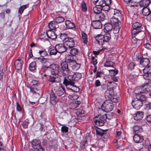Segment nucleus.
<instances>
[{
    "mask_svg": "<svg viewBox=\"0 0 151 151\" xmlns=\"http://www.w3.org/2000/svg\"><path fill=\"white\" fill-rule=\"evenodd\" d=\"M122 134L121 131H116L115 137H116L120 138Z\"/></svg>",
    "mask_w": 151,
    "mask_h": 151,
    "instance_id": "nucleus-62",
    "label": "nucleus"
},
{
    "mask_svg": "<svg viewBox=\"0 0 151 151\" xmlns=\"http://www.w3.org/2000/svg\"><path fill=\"white\" fill-rule=\"evenodd\" d=\"M55 90L56 91V93L58 96L63 95L65 92L64 88L62 86L56 87Z\"/></svg>",
    "mask_w": 151,
    "mask_h": 151,
    "instance_id": "nucleus-28",
    "label": "nucleus"
},
{
    "mask_svg": "<svg viewBox=\"0 0 151 151\" xmlns=\"http://www.w3.org/2000/svg\"><path fill=\"white\" fill-rule=\"evenodd\" d=\"M133 130L135 134H139V132H142L143 129L141 126L135 125L133 127Z\"/></svg>",
    "mask_w": 151,
    "mask_h": 151,
    "instance_id": "nucleus-35",
    "label": "nucleus"
},
{
    "mask_svg": "<svg viewBox=\"0 0 151 151\" xmlns=\"http://www.w3.org/2000/svg\"><path fill=\"white\" fill-rule=\"evenodd\" d=\"M147 99L146 96L143 94H140L139 95V99L142 102L143 101L146 100Z\"/></svg>",
    "mask_w": 151,
    "mask_h": 151,
    "instance_id": "nucleus-53",
    "label": "nucleus"
},
{
    "mask_svg": "<svg viewBox=\"0 0 151 151\" xmlns=\"http://www.w3.org/2000/svg\"><path fill=\"white\" fill-rule=\"evenodd\" d=\"M37 81L35 80H33L30 82V85L33 86H35L37 85Z\"/></svg>",
    "mask_w": 151,
    "mask_h": 151,
    "instance_id": "nucleus-58",
    "label": "nucleus"
},
{
    "mask_svg": "<svg viewBox=\"0 0 151 151\" xmlns=\"http://www.w3.org/2000/svg\"><path fill=\"white\" fill-rule=\"evenodd\" d=\"M50 103L52 104H55L58 101V99L52 90L50 93Z\"/></svg>",
    "mask_w": 151,
    "mask_h": 151,
    "instance_id": "nucleus-20",
    "label": "nucleus"
},
{
    "mask_svg": "<svg viewBox=\"0 0 151 151\" xmlns=\"http://www.w3.org/2000/svg\"><path fill=\"white\" fill-rule=\"evenodd\" d=\"M91 24L93 27L95 29H100L102 27V24L99 20L93 21Z\"/></svg>",
    "mask_w": 151,
    "mask_h": 151,
    "instance_id": "nucleus-25",
    "label": "nucleus"
},
{
    "mask_svg": "<svg viewBox=\"0 0 151 151\" xmlns=\"http://www.w3.org/2000/svg\"><path fill=\"white\" fill-rule=\"evenodd\" d=\"M64 18L61 16L56 17L55 19V21L57 24L62 23L64 21Z\"/></svg>",
    "mask_w": 151,
    "mask_h": 151,
    "instance_id": "nucleus-44",
    "label": "nucleus"
},
{
    "mask_svg": "<svg viewBox=\"0 0 151 151\" xmlns=\"http://www.w3.org/2000/svg\"><path fill=\"white\" fill-rule=\"evenodd\" d=\"M32 147L36 151H43V149L40 146V143L39 140L35 139L31 142Z\"/></svg>",
    "mask_w": 151,
    "mask_h": 151,
    "instance_id": "nucleus-12",
    "label": "nucleus"
},
{
    "mask_svg": "<svg viewBox=\"0 0 151 151\" xmlns=\"http://www.w3.org/2000/svg\"><path fill=\"white\" fill-rule=\"evenodd\" d=\"M114 141L115 143H116V144L115 145V146L116 148H118L119 147V146H121L122 145L121 144H120L119 143L118 140L117 139H114Z\"/></svg>",
    "mask_w": 151,
    "mask_h": 151,
    "instance_id": "nucleus-56",
    "label": "nucleus"
},
{
    "mask_svg": "<svg viewBox=\"0 0 151 151\" xmlns=\"http://www.w3.org/2000/svg\"><path fill=\"white\" fill-rule=\"evenodd\" d=\"M114 14L115 17H119L121 15V13L119 10L115 9L114 10Z\"/></svg>",
    "mask_w": 151,
    "mask_h": 151,
    "instance_id": "nucleus-54",
    "label": "nucleus"
},
{
    "mask_svg": "<svg viewBox=\"0 0 151 151\" xmlns=\"http://www.w3.org/2000/svg\"><path fill=\"white\" fill-rule=\"evenodd\" d=\"M48 52L50 55H55L58 52L55 46V47H50L48 50Z\"/></svg>",
    "mask_w": 151,
    "mask_h": 151,
    "instance_id": "nucleus-38",
    "label": "nucleus"
},
{
    "mask_svg": "<svg viewBox=\"0 0 151 151\" xmlns=\"http://www.w3.org/2000/svg\"><path fill=\"white\" fill-rule=\"evenodd\" d=\"M143 78L146 80H151V64L143 70Z\"/></svg>",
    "mask_w": 151,
    "mask_h": 151,
    "instance_id": "nucleus-9",
    "label": "nucleus"
},
{
    "mask_svg": "<svg viewBox=\"0 0 151 151\" xmlns=\"http://www.w3.org/2000/svg\"><path fill=\"white\" fill-rule=\"evenodd\" d=\"M70 105L73 109H75L77 107V105L76 103H75L74 101L72 102L70 104Z\"/></svg>",
    "mask_w": 151,
    "mask_h": 151,
    "instance_id": "nucleus-61",
    "label": "nucleus"
},
{
    "mask_svg": "<svg viewBox=\"0 0 151 151\" xmlns=\"http://www.w3.org/2000/svg\"><path fill=\"white\" fill-rule=\"evenodd\" d=\"M112 102H114L109 100H106L101 106V109L102 110L106 112L111 111L114 106V104Z\"/></svg>",
    "mask_w": 151,
    "mask_h": 151,
    "instance_id": "nucleus-3",
    "label": "nucleus"
},
{
    "mask_svg": "<svg viewBox=\"0 0 151 151\" xmlns=\"http://www.w3.org/2000/svg\"><path fill=\"white\" fill-rule=\"evenodd\" d=\"M63 77L59 75L55 76H50L49 79L50 82L52 83L60 82L63 79Z\"/></svg>",
    "mask_w": 151,
    "mask_h": 151,
    "instance_id": "nucleus-18",
    "label": "nucleus"
},
{
    "mask_svg": "<svg viewBox=\"0 0 151 151\" xmlns=\"http://www.w3.org/2000/svg\"><path fill=\"white\" fill-rule=\"evenodd\" d=\"M145 110H149L151 109V103H149L146 104L145 106Z\"/></svg>",
    "mask_w": 151,
    "mask_h": 151,
    "instance_id": "nucleus-51",
    "label": "nucleus"
},
{
    "mask_svg": "<svg viewBox=\"0 0 151 151\" xmlns=\"http://www.w3.org/2000/svg\"><path fill=\"white\" fill-rule=\"evenodd\" d=\"M30 92L32 93L33 98L36 100H38L39 97L40 91L38 89L33 87H30Z\"/></svg>",
    "mask_w": 151,
    "mask_h": 151,
    "instance_id": "nucleus-13",
    "label": "nucleus"
},
{
    "mask_svg": "<svg viewBox=\"0 0 151 151\" xmlns=\"http://www.w3.org/2000/svg\"><path fill=\"white\" fill-rule=\"evenodd\" d=\"M71 48L69 51H70V53L72 56H74L78 54L79 51L78 49L73 47Z\"/></svg>",
    "mask_w": 151,
    "mask_h": 151,
    "instance_id": "nucleus-42",
    "label": "nucleus"
},
{
    "mask_svg": "<svg viewBox=\"0 0 151 151\" xmlns=\"http://www.w3.org/2000/svg\"><path fill=\"white\" fill-rule=\"evenodd\" d=\"M113 28V26L110 23H107L104 25V31L105 32H109Z\"/></svg>",
    "mask_w": 151,
    "mask_h": 151,
    "instance_id": "nucleus-30",
    "label": "nucleus"
},
{
    "mask_svg": "<svg viewBox=\"0 0 151 151\" xmlns=\"http://www.w3.org/2000/svg\"><path fill=\"white\" fill-rule=\"evenodd\" d=\"M49 68L50 69L52 74L56 75L58 73L60 67L58 65L51 64L50 65Z\"/></svg>",
    "mask_w": 151,
    "mask_h": 151,
    "instance_id": "nucleus-14",
    "label": "nucleus"
},
{
    "mask_svg": "<svg viewBox=\"0 0 151 151\" xmlns=\"http://www.w3.org/2000/svg\"><path fill=\"white\" fill-rule=\"evenodd\" d=\"M113 65V63L111 61L106 60L105 63L104 65L106 67H112Z\"/></svg>",
    "mask_w": 151,
    "mask_h": 151,
    "instance_id": "nucleus-49",
    "label": "nucleus"
},
{
    "mask_svg": "<svg viewBox=\"0 0 151 151\" xmlns=\"http://www.w3.org/2000/svg\"><path fill=\"white\" fill-rule=\"evenodd\" d=\"M65 24L69 29H72L75 27V24L73 22H71L69 20H66L65 22Z\"/></svg>",
    "mask_w": 151,
    "mask_h": 151,
    "instance_id": "nucleus-40",
    "label": "nucleus"
},
{
    "mask_svg": "<svg viewBox=\"0 0 151 151\" xmlns=\"http://www.w3.org/2000/svg\"><path fill=\"white\" fill-rule=\"evenodd\" d=\"M94 129L96 132V134L99 135L103 136L102 137L104 136L106 137V139H107L108 137V134L106 133H105L107 130H103L96 127L94 126Z\"/></svg>",
    "mask_w": 151,
    "mask_h": 151,
    "instance_id": "nucleus-17",
    "label": "nucleus"
},
{
    "mask_svg": "<svg viewBox=\"0 0 151 151\" xmlns=\"http://www.w3.org/2000/svg\"><path fill=\"white\" fill-rule=\"evenodd\" d=\"M46 34L48 37L52 40H54L56 39L57 37L55 33L50 29L46 31Z\"/></svg>",
    "mask_w": 151,
    "mask_h": 151,
    "instance_id": "nucleus-24",
    "label": "nucleus"
},
{
    "mask_svg": "<svg viewBox=\"0 0 151 151\" xmlns=\"http://www.w3.org/2000/svg\"><path fill=\"white\" fill-rule=\"evenodd\" d=\"M102 8L101 7H99L97 5L95 7H94L93 8V10L94 13L96 14V15L98 14L101 12Z\"/></svg>",
    "mask_w": 151,
    "mask_h": 151,
    "instance_id": "nucleus-41",
    "label": "nucleus"
},
{
    "mask_svg": "<svg viewBox=\"0 0 151 151\" xmlns=\"http://www.w3.org/2000/svg\"><path fill=\"white\" fill-rule=\"evenodd\" d=\"M105 97L106 100H110L114 102L117 101L118 97L117 95H113L112 90H107L106 91Z\"/></svg>",
    "mask_w": 151,
    "mask_h": 151,
    "instance_id": "nucleus-7",
    "label": "nucleus"
},
{
    "mask_svg": "<svg viewBox=\"0 0 151 151\" xmlns=\"http://www.w3.org/2000/svg\"><path fill=\"white\" fill-rule=\"evenodd\" d=\"M23 63V60L21 59H18L16 60L14 63V66L16 69L18 70L21 69Z\"/></svg>",
    "mask_w": 151,
    "mask_h": 151,
    "instance_id": "nucleus-23",
    "label": "nucleus"
},
{
    "mask_svg": "<svg viewBox=\"0 0 151 151\" xmlns=\"http://www.w3.org/2000/svg\"><path fill=\"white\" fill-rule=\"evenodd\" d=\"M29 122L28 120H26L23 123V127L24 128H27L29 124Z\"/></svg>",
    "mask_w": 151,
    "mask_h": 151,
    "instance_id": "nucleus-55",
    "label": "nucleus"
},
{
    "mask_svg": "<svg viewBox=\"0 0 151 151\" xmlns=\"http://www.w3.org/2000/svg\"><path fill=\"white\" fill-rule=\"evenodd\" d=\"M16 105H17V109L18 111H20L22 110V109L19 105V103L18 102L16 103Z\"/></svg>",
    "mask_w": 151,
    "mask_h": 151,
    "instance_id": "nucleus-64",
    "label": "nucleus"
},
{
    "mask_svg": "<svg viewBox=\"0 0 151 151\" xmlns=\"http://www.w3.org/2000/svg\"><path fill=\"white\" fill-rule=\"evenodd\" d=\"M95 87H99L101 85V83L99 80H96L95 82Z\"/></svg>",
    "mask_w": 151,
    "mask_h": 151,
    "instance_id": "nucleus-63",
    "label": "nucleus"
},
{
    "mask_svg": "<svg viewBox=\"0 0 151 151\" xmlns=\"http://www.w3.org/2000/svg\"><path fill=\"white\" fill-rule=\"evenodd\" d=\"M144 47L147 49H151V45L148 43H146L144 45Z\"/></svg>",
    "mask_w": 151,
    "mask_h": 151,
    "instance_id": "nucleus-59",
    "label": "nucleus"
},
{
    "mask_svg": "<svg viewBox=\"0 0 151 151\" xmlns=\"http://www.w3.org/2000/svg\"><path fill=\"white\" fill-rule=\"evenodd\" d=\"M82 39L84 43L87 44L88 42V38L87 34L84 32H81Z\"/></svg>",
    "mask_w": 151,
    "mask_h": 151,
    "instance_id": "nucleus-39",
    "label": "nucleus"
},
{
    "mask_svg": "<svg viewBox=\"0 0 151 151\" xmlns=\"http://www.w3.org/2000/svg\"><path fill=\"white\" fill-rule=\"evenodd\" d=\"M135 65V64L134 63L132 62L129 63V68L131 70L134 68V67Z\"/></svg>",
    "mask_w": 151,
    "mask_h": 151,
    "instance_id": "nucleus-60",
    "label": "nucleus"
},
{
    "mask_svg": "<svg viewBox=\"0 0 151 151\" xmlns=\"http://www.w3.org/2000/svg\"><path fill=\"white\" fill-rule=\"evenodd\" d=\"M133 139L134 141L136 143L142 142L144 140L142 136L139 134H135L134 135Z\"/></svg>",
    "mask_w": 151,
    "mask_h": 151,
    "instance_id": "nucleus-21",
    "label": "nucleus"
},
{
    "mask_svg": "<svg viewBox=\"0 0 151 151\" xmlns=\"http://www.w3.org/2000/svg\"><path fill=\"white\" fill-rule=\"evenodd\" d=\"M118 70H116L114 68L113 69L109 70L110 75L111 76H115L118 73Z\"/></svg>",
    "mask_w": 151,
    "mask_h": 151,
    "instance_id": "nucleus-45",
    "label": "nucleus"
},
{
    "mask_svg": "<svg viewBox=\"0 0 151 151\" xmlns=\"http://www.w3.org/2000/svg\"><path fill=\"white\" fill-rule=\"evenodd\" d=\"M49 28L51 29H53L58 27V25L55 21L50 22L48 24Z\"/></svg>",
    "mask_w": 151,
    "mask_h": 151,
    "instance_id": "nucleus-34",
    "label": "nucleus"
},
{
    "mask_svg": "<svg viewBox=\"0 0 151 151\" xmlns=\"http://www.w3.org/2000/svg\"><path fill=\"white\" fill-rule=\"evenodd\" d=\"M137 89L135 90L136 94H139L141 93H146L150 91L151 90V82H149L143 86H141L140 88V90L139 92H137Z\"/></svg>",
    "mask_w": 151,
    "mask_h": 151,
    "instance_id": "nucleus-8",
    "label": "nucleus"
},
{
    "mask_svg": "<svg viewBox=\"0 0 151 151\" xmlns=\"http://www.w3.org/2000/svg\"><path fill=\"white\" fill-rule=\"evenodd\" d=\"M121 25H114L113 29L114 32L115 34H117L119 32L120 30Z\"/></svg>",
    "mask_w": 151,
    "mask_h": 151,
    "instance_id": "nucleus-48",
    "label": "nucleus"
},
{
    "mask_svg": "<svg viewBox=\"0 0 151 151\" xmlns=\"http://www.w3.org/2000/svg\"><path fill=\"white\" fill-rule=\"evenodd\" d=\"M73 72H71L70 76H71L73 81L75 82V81L78 80L80 79L81 77V75L80 73H76L72 75Z\"/></svg>",
    "mask_w": 151,
    "mask_h": 151,
    "instance_id": "nucleus-32",
    "label": "nucleus"
},
{
    "mask_svg": "<svg viewBox=\"0 0 151 151\" xmlns=\"http://www.w3.org/2000/svg\"><path fill=\"white\" fill-rule=\"evenodd\" d=\"M144 115V113L141 111H137L134 114V119L136 120L142 119Z\"/></svg>",
    "mask_w": 151,
    "mask_h": 151,
    "instance_id": "nucleus-29",
    "label": "nucleus"
},
{
    "mask_svg": "<svg viewBox=\"0 0 151 151\" xmlns=\"http://www.w3.org/2000/svg\"><path fill=\"white\" fill-rule=\"evenodd\" d=\"M95 124L98 126H102L104 125L105 122V117L103 115H99L94 119Z\"/></svg>",
    "mask_w": 151,
    "mask_h": 151,
    "instance_id": "nucleus-10",
    "label": "nucleus"
},
{
    "mask_svg": "<svg viewBox=\"0 0 151 151\" xmlns=\"http://www.w3.org/2000/svg\"><path fill=\"white\" fill-rule=\"evenodd\" d=\"M104 35H100L96 36V40L99 45H102L105 42H107L111 39V36L109 32H106Z\"/></svg>",
    "mask_w": 151,
    "mask_h": 151,
    "instance_id": "nucleus-2",
    "label": "nucleus"
},
{
    "mask_svg": "<svg viewBox=\"0 0 151 151\" xmlns=\"http://www.w3.org/2000/svg\"><path fill=\"white\" fill-rule=\"evenodd\" d=\"M69 65L70 68L75 71L78 70L80 67V64L77 63L75 60H73L70 62Z\"/></svg>",
    "mask_w": 151,
    "mask_h": 151,
    "instance_id": "nucleus-19",
    "label": "nucleus"
},
{
    "mask_svg": "<svg viewBox=\"0 0 151 151\" xmlns=\"http://www.w3.org/2000/svg\"><path fill=\"white\" fill-rule=\"evenodd\" d=\"M109 4H107L105 6L102 7V10H104V11H108L110 9V7L109 6ZM102 8V7H101Z\"/></svg>",
    "mask_w": 151,
    "mask_h": 151,
    "instance_id": "nucleus-52",
    "label": "nucleus"
},
{
    "mask_svg": "<svg viewBox=\"0 0 151 151\" xmlns=\"http://www.w3.org/2000/svg\"><path fill=\"white\" fill-rule=\"evenodd\" d=\"M61 130L63 132H67L68 131V128L65 126H63Z\"/></svg>",
    "mask_w": 151,
    "mask_h": 151,
    "instance_id": "nucleus-57",
    "label": "nucleus"
},
{
    "mask_svg": "<svg viewBox=\"0 0 151 151\" xmlns=\"http://www.w3.org/2000/svg\"><path fill=\"white\" fill-rule=\"evenodd\" d=\"M35 61L37 62H41L42 65L45 68H48L50 65L49 62L47 61L46 59L42 58H35Z\"/></svg>",
    "mask_w": 151,
    "mask_h": 151,
    "instance_id": "nucleus-15",
    "label": "nucleus"
},
{
    "mask_svg": "<svg viewBox=\"0 0 151 151\" xmlns=\"http://www.w3.org/2000/svg\"><path fill=\"white\" fill-rule=\"evenodd\" d=\"M27 5H25L21 6L19 9L18 12L21 14H22L24 10L27 8Z\"/></svg>",
    "mask_w": 151,
    "mask_h": 151,
    "instance_id": "nucleus-50",
    "label": "nucleus"
},
{
    "mask_svg": "<svg viewBox=\"0 0 151 151\" xmlns=\"http://www.w3.org/2000/svg\"><path fill=\"white\" fill-rule=\"evenodd\" d=\"M110 22L113 26L121 25V22L119 21L118 18L116 17L115 16L110 19Z\"/></svg>",
    "mask_w": 151,
    "mask_h": 151,
    "instance_id": "nucleus-26",
    "label": "nucleus"
},
{
    "mask_svg": "<svg viewBox=\"0 0 151 151\" xmlns=\"http://www.w3.org/2000/svg\"><path fill=\"white\" fill-rule=\"evenodd\" d=\"M151 12L150 9L148 7L143 8L142 9V14L144 16H148Z\"/></svg>",
    "mask_w": 151,
    "mask_h": 151,
    "instance_id": "nucleus-37",
    "label": "nucleus"
},
{
    "mask_svg": "<svg viewBox=\"0 0 151 151\" xmlns=\"http://www.w3.org/2000/svg\"><path fill=\"white\" fill-rule=\"evenodd\" d=\"M131 41L133 46L134 47L138 46L140 44V39H137L135 37H133L131 39Z\"/></svg>",
    "mask_w": 151,
    "mask_h": 151,
    "instance_id": "nucleus-33",
    "label": "nucleus"
},
{
    "mask_svg": "<svg viewBox=\"0 0 151 151\" xmlns=\"http://www.w3.org/2000/svg\"><path fill=\"white\" fill-rule=\"evenodd\" d=\"M60 68L63 75H68L71 74L72 71H71L68 67V62L66 61L62 62L60 64Z\"/></svg>",
    "mask_w": 151,
    "mask_h": 151,
    "instance_id": "nucleus-6",
    "label": "nucleus"
},
{
    "mask_svg": "<svg viewBox=\"0 0 151 151\" xmlns=\"http://www.w3.org/2000/svg\"><path fill=\"white\" fill-rule=\"evenodd\" d=\"M36 62H32L29 65V68L30 70L31 71H34L36 69Z\"/></svg>",
    "mask_w": 151,
    "mask_h": 151,
    "instance_id": "nucleus-43",
    "label": "nucleus"
},
{
    "mask_svg": "<svg viewBox=\"0 0 151 151\" xmlns=\"http://www.w3.org/2000/svg\"><path fill=\"white\" fill-rule=\"evenodd\" d=\"M150 63V60L147 58H143L140 60V66L144 67H146L149 65Z\"/></svg>",
    "mask_w": 151,
    "mask_h": 151,
    "instance_id": "nucleus-22",
    "label": "nucleus"
},
{
    "mask_svg": "<svg viewBox=\"0 0 151 151\" xmlns=\"http://www.w3.org/2000/svg\"><path fill=\"white\" fill-rule=\"evenodd\" d=\"M95 17L96 18L98 19V20H99V21H103L105 19V18L104 14L102 12L96 15Z\"/></svg>",
    "mask_w": 151,
    "mask_h": 151,
    "instance_id": "nucleus-36",
    "label": "nucleus"
},
{
    "mask_svg": "<svg viewBox=\"0 0 151 151\" xmlns=\"http://www.w3.org/2000/svg\"><path fill=\"white\" fill-rule=\"evenodd\" d=\"M74 85L75 84H74V85L70 86V87H69V88H68L67 89L71 90L74 92H78L79 91V88L78 87L75 86Z\"/></svg>",
    "mask_w": 151,
    "mask_h": 151,
    "instance_id": "nucleus-47",
    "label": "nucleus"
},
{
    "mask_svg": "<svg viewBox=\"0 0 151 151\" xmlns=\"http://www.w3.org/2000/svg\"><path fill=\"white\" fill-rule=\"evenodd\" d=\"M111 2V0H107L106 1L105 0H99L96 5L98 6L102 7L105 6L106 5H107V4H110Z\"/></svg>",
    "mask_w": 151,
    "mask_h": 151,
    "instance_id": "nucleus-27",
    "label": "nucleus"
},
{
    "mask_svg": "<svg viewBox=\"0 0 151 151\" xmlns=\"http://www.w3.org/2000/svg\"><path fill=\"white\" fill-rule=\"evenodd\" d=\"M56 48L58 52L62 53L67 50H69V48L66 47L65 45L62 44H60L56 45H55Z\"/></svg>",
    "mask_w": 151,
    "mask_h": 151,
    "instance_id": "nucleus-16",
    "label": "nucleus"
},
{
    "mask_svg": "<svg viewBox=\"0 0 151 151\" xmlns=\"http://www.w3.org/2000/svg\"><path fill=\"white\" fill-rule=\"evenodd\" d=\"M142 27V24L139 22H137L134 23L132 25L133 29H132V34L137 36L138 34L141 36H144L145 33L143 32H141V29H140Z\"/></svg>",
    "mask_w": 151,
    "mask_h": 151,
    "instance_id": "nucleus-4",
    "label": "nucleus"
},
{
    "mask_svg": "<svg viewBox=\"0 0 151 151\" xmlns=\"http://www.w3.org/2000/svg\"><path fill=\"white\" fill-rule=\"evenodd\" d=\"M150 3L149 0H142L140 2L139 4L141 7L145 8L148 7Z\"/></svg>",
    "mask_w": 151,
    "mask_h": 151,
    "instance_id": "nucleus-31",
    "label": "nucleus"
},
{
    "mask_svg": "<svg viewBox=\"0 0 151 151\" xmlns=\"http://www.w3.org/2000/svg\"><path fill=\"white\" fill-rule=\"evenodd\" d=\"M60 38L65 45L68 47L69 50L73 47L75 45V40L74 38L68 37L64 34H61Z\"/></svg>",
    "mask_w": 151,
    "mask_h": 151,
    "instance_id": "nucleus-1",
    "label": "nucleus"
},
{
    "mask_svg": "<svg viewBox=\"0 0 151 151\" xmlns=\"http://www.w3.org/2000/svg\"><path fill=\"white\" fill-rule=\"evenodd\" d=\"M81 7L82 10L83 12H86L87 10V7L85 2L82 1L81 3Z\"/></svg>",
    "mask_w": 151,
    "mask_h": 151,
    "instance_id": "nucleus-46",
    "label": "nucleus"
},
{
    "mask_svg": "<svg viewBox=\"0 0 151 151\" xmlns=\"http://www.w3.org/2000/svg\"><path fill=\"white\" fill-rule=\"evenodd\" d=\"M66 76H67L64 77V76H62L63 77V78L62 80H63V83L67 89L69 88L70 86L74 85V84H75V82L72 79V77L70 76V74Z\"/></svg>",
    "mask_w": 151,
    "mask_h": 151,
    "instance_id": "nucleus-5",
    "label": "nucleus"
},
{
    "mask_svg": "<svg viewBox=\"0 0 151 151\" xmlns=\"http://www.w3.org/2000/svg\"><path fill=\"white\" fill-rule=\"evenodd\" d=\"M133 107L137 110L139 109L142 106V102L138 98H135L132 102Z\"/></svg>",
    "mask_w": 151,
    "mask_h": 151,
    "instance_id": "nucleus-11",
    "label": "nucleus"
}]
</instances>
